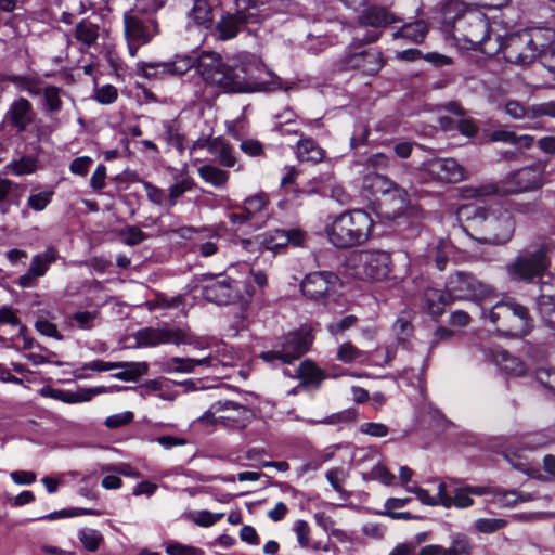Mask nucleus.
<instances>
[{"label":"nucleus","instance_id":"e433bc0d","mask_svg":"<svg viewBox=\"0 0 555 555\" xmlns=\"http://www.w3.org/2000/svg\"><path fill=\"white\" fill-rule=\"evenodd\" d=\"M118 369H124L114 375L115 378L131 382L142 376L147 372V364L145 362H117Z\"/></svg>","mask_w":555,"mask_h":555},{"label":"nucleus","instance_id":"052dcab7","mask_svg":"<svg viewBox=\"0 0 555 555\" xmlns=\"http://www.w3.org/2000/svg\"><path fill=\"white\" fill-rule=\"evenodd\" d=\"M223 517V514H214L208 511H201L191 516V520L201 527H210L219 521Z\"/></svg>","mask_w":555,"mask_h":555},{"label":"nucleus","instance_id":"39448f33","mask_svg":"<svg viewBox=\"0 0 555 555\" xmlns=\"http://www.w3.org/2000/svg\"><path fill=\"white\" fill-rule=\"evenodd\" d=\"M542 184V168L534 165L522 168L508 176L502 189L493 185H482L478 188L469 186L461 190L463 198H477L495 193L517 194L521 192L532 191Z\"/></svg>","mask_w":555,"mask_h":555},{"label":"nucleus","instance_id":"37998d69","mask_svg":"<svg viewBox=\"0 0 555 555\" xmlns=\"http://www.w3.org/2000/svg\"><path fill=\"white\" fill-rule=\"evenodd\" d=\"M42 393L64 403H80L91 399V396L62 389H47Z\"/></svg>","mask_w":555,"mask_h":555},{"label":"nucleus","instance_id":"9d476101","mask_svg":"<svg viewBox=\"0 0 555 555\" xmlns=\"http://www.w3.org/2000/svg\"><path fill=\"white\" fill-rule=\"evenodd\" d=\"M446 291L452 300L479 301L492 294V288L489 285L464 271H456L448 278Z\"/></svg>","mask_w":555,"mask_h":555},{"label":"nucleus","instance_id":"a211bd4d","mask_svg":"<svg viewBox=\"0 0 555 555\" xmlns=\"http://www.w3.org/2000/svg\"><path fill=\"white\" fill-rule=\"evenodd\" d=\"M353 457L358 466H361L366 459L376 461L371 470L362 474L364 480L379 481L384 486L395 485L396 476L380 462V454L377 449H358L356 450Z\"/></svg>","mask_w":555,"mask_h":555},{"label":"nucleus","instance_id":"1a4fd4ad","mask_svg":"<svg viewBox=\"0 0 555 555\" xmlns=\"http://www.w3.org/2000/svg\"><path fill=\"white\" fill-rule=\"evenodd\" d=\"M312 343L313 336L311 334V328L305 325L295 332L288 333L285 336L280 350L262 352L260 358L268 363H272L275 360H279L282 363H291L307 352Z\"/></svg>","mask_w":555,"mask_h":555},{"label":"nucleus","instance_id":"680f3d73","mask_svg":"<svg viewBox=\"0 0 555 555\" xmlns=\"http://www.w3.org/2000/svg\"><path fill=\"white\" fill-rule=\"evenodd\" d=\"M36 330L48 337H53L57 340H62L63 337L59 333L56 325L46 318H39L35 323Z\"/></svg>","mask_w":555,"mask_h":555},{"label":"nucleus","instance_id":"8fccbe9b","mask_svg":"<svg viewBox=\"0 0 555 555\" xmlns=\"http://www.w3.org/2000/svg\"><path fill=\"white\" fill-rule=\"evenodd\" d=\"M61 90L54 86H49L43 90L44 108L49 113H59L62 109Z\"/></svg>","mask_w":555,"mask_h":555},{"label":"nucleus","instance_id":"c9c22d12","mask_svg":"<svg viewBox=\"0 0 555 555\" xmlns=\"http://www.w3.org/2000/svg\"><path fill=\"white\" fill-rule=\"evenodd\" d=\"M531 500H533L531 494L517 491L495 490L493 495V502L500 507H513L518 502H527Z\"/></svg>","mask_w":555,"mask_h":555},{"label":"nucleus","instance_id":"f8f14e48","mask_svg":"<svg viewBox=\"0 0 555 555\" xmlns=\"http://www.w3.org/2000/svg\"><path fill=\"white\" fill-rule=\"evenodd\" d=\"M390 255L382 250L361 251L357 256L356 275L366 281H383L390 273Z\"/></svg>","mask_w":555,"mask_h":555},{"label":"nucleus","instance_id":"ddd939ff","mask_svg":"<svg viewBox=\"0 0 555 555\" xmlns=\"http://www.w3.org/2000/svg\"><path fill=\"white\" fill-rule=\"evenodd\" d=\"M255 10L256 2L254 0H236V13L222 15L217 25L219 38L222 40L234 38L243 23L256 17Z\"/></svg>","mask_w":555,"mask_h":555},{"label":"nucleus","instance_id":"2f4dec72","mask_svg":"<svg viewBox=\"0 0 555 555\" xmlns=\"http://www.w3.org/2000/svg\"><path fill=\"white\" fill-rule=\"evenodd\" d=\"M336 359L346 364H364L369 362V352L357 348L354 345L348 341L338 346L336 350Z\"/></svg>","mask_w":555,"mask_h":555},{"label":"nucleus","instance_id":"9b49d317","mask_svg":"<svg viewBox=\"0 0 555 555\" xmlns=\"http://www.w3.org/2000/svg\"><path fill=\"white\" fill-rule=\"evenodd\" d=\"M504 112L512 119L522 121V129L540 130L543 127L541 118H555V101L534 103L530 106H525L516 100H507L504 103Z\"/></svg>","mask_w":555,"mask_h":555},{"label":"nucleus","instance_id":"de8ad7c7","mask_svg":"<svg viewBox=\"0 0 555 555\" xmlns=\"http://www.w3.org/2000/svg\"><path fill=\"white\" fill-rule=\"evenodd\" d=\"M9 80L20 90L25 91L31 96L41 93V88L37 79L27 76H11Z\"/></svg>","mask_w":555,"mask_h":555},{"label":"nucleus","instance_id":"864d4df0","mask_svg":"<svg viewBox=\"0 0 555 555\" xmlns=\"http://www.w3.org/2000/svg\"><path fill=\"white\" fill-rule=\"evenodd\" d=\"M7 168L15 176L29 175L36 170V160L30 157H23L18 160L11 162Z\"/></svg>","mask_w":555,"mask_h":555},{"label":"nucleus","instance_id":"423d86ee","mask_svg":"<svg viewBox=\"0 0 555 555\" xmlns=\"http://www.w3.org/2000/svg\"><path fill=\"white\" fill-rule=\"evenodd\" d=\"M216 354L208 353L199 359L172 358L167 365L169 371L178 373H193L196 367L218 370L219 367L234 366L244 359V353L228 344H218L214 349Z\"/></svg>","mask_w":555,"mask_h":555},{"label":"nucleus","instance_id":"c756f323","mask_svg":"<svg viewBox=\"0 0 555 555\" xmlns=\"http://www.w3.org/2000/svg\"><path fill=\"white\" fill-rule=\"evenodd\" d=\"M208 152L224 167H233L235 165L232 147L221 138H215L210 141Z\"/></svg>","mask_w":555,"mask_h":555},{"label":"nucleus","instance_id":"69168bd1","mask_svg":"<svg viewBox=\"0 0 555 555\" xmlns=\"http://www.w3.org/2000/svg\"><path fill=\"white\" fill-rule=\"evenodd\" d=\"M121 241L127 245H135L141 243L145 235L144 233L137 227H128L121 233Z\"/></svg>","mask_w":555,"mask_h":555},{"label":"nucleus","instance_id":"f03ea898","mask_svg":"<svg viewBox=\"0 0 555 555\" xmlns=\"http://www.w3.org/2000/svg\"><path fill=\"white\" fill-rule=\"evenodd\" d=\"M456 218L466 223L465 229L479 233L481 244L501 245L511 241L515 232L512 204H492L488 207L476 203L461 205Z\"/></svg>","mask_w":555,"mask_h":555},{"label":"nucleus","instance_id":"dca6fc26","mask_svg":"<svg viewBox=\"0 0 555 555\" xmlns=\"http://www.w3.org/2000/svg\"><path fill=\"white\" fill-rule=\"evenodd\" d=\"M531 44L537 57L555 55V28L531 27L522 30V39L514 44V48Z\"/></svg>","mask_w":555,"mask_h":555},{"label":"nucleus","instance_id":"4d7b16f0","mask_svg":"<svg viewBox=\"0 0 555 555\" xmlns=\"http://www.w3.org/2000/svg\"><path fill=\"white\" fill-rule=\"evenodd\" d=\"M143 188L150 202L167 208V194L163 189H159L146 181L143 182Z\"/></svg>","mask_w":555,"mask_h":555},{"label":"nucleus","instance_id":"7c9ffc66","mask_svg":"<svg viewBox=\"0 0 555 555\" xmlns=\"http://www.w3.org/2000/svg\"><path fill=\"white\" fill-rule=\"evenodd\" d=\"M297 157L301 162L319 163L325 156L324 150L312 139H302L297 144Z\"/></svg>","mask_w":555,"mask_h":555},{"label":"nucleus","instance_id":"603ef678","mask_svg":"<svg viewBox=\"0 0 555 555\" xmlns=\"http://www.w3.org/2000/svg\"><path fill=\"white\" fill-rule=\"evenodd\" d=\"M76 38L90 46L98 38V27L88 21H82L76 27Z\"/></svg>","mask_w":555,"mask_h":555},{"label":"nucleus","instance_id":"bb28decb","mask_svg":"<svg viewBox=\"0 0 555 555\" xmlns=\"http://www.w3.org/2000/svg\"><path fill=\"white\" fill-rule=\"evenodd\" d=\"M218 5L219 0H194L188 14V24L199 28H209L214 21V11Z\"/></svg>","mask_w":555,"mask_h":555},{"label":"nucleus","instance_id":"e2e57ef3","mask_svg":"<svg viewBox=\"0 0 555 555\" xmlns=\"http://www.w3.org/2000/svg\"><path fill=\"white\" fill-rule=\"evenodd\" d=\"M165 0H137L134 9H132L131 11H134L135 13L140 12L145 14H152L162 9Z\"/></svg>","mask_w":555,"mask_h":555},{"label":"nucleus","instance_id":"3c124183","mask_svg":"<svg viewBox=\"0 0 555 555\" xmlns=\"http://www.w3.org/2000/svg\"><path fill=\"white\" fill-rule=\"evenodd\" d=\"M356 420V411L347 409L337 413H333L320 421H315L317 424L338 426L341 424H348Z\"/></svg>","mask_w":555,"mask_h":555},{"label":"nucleus","instance_id":"c85d7f7f","mask_svg":"<svg viewBox=\"0 0 555 555\" xmlns=\"http://www.w3.org/2000/svg\"><path fill=\"white\" fill-rule=\"evenodd\" d=\"M494 363L508 375L521 376L526 372L522 361L505 350L495 351Z\"/></svg>","mask_w":555,"mask_h":555},{"label":"nucleus","instance_id":"4468645a","mask_svg":"<svg viewBox=\"0 0 555 555\" xmlns=\"http://www.w3.org/2000/svg\"><path fill=\"white\" fill-rule=\"evenodd\" d=\"M520 39H522V31L508 36L504 43L501 42L500 38L498 37V44L493 48H485V53L494 54L499 51H502L503 57L508 63L527 65L538 57L531 44H524L522 47H517V49L514 48V44H516Z\"/></svg>","mask_w":555,"mask_h":555},{"label":"nucleus","instance_id":"20e7f679","mask_svg":"<svg viewBox=\"0 0 555 555\" xmlns=\"http://www.w3.org/2000/svg\"><path fill=\"white\" fill-rule=\"evenodd\" d=\"M443 21L447 24H455L456 31H463L464 39L473 47L479 46L485 52L491 40L488 22L483 12L467 9V5L459 0H449L441 9Z\"/></svg>","mask_w":555,"mask_h":555},{"label":"nucleus","instance_id":"412c9836","mask_svg":"<svg viewBox=\"0 0 555 555\" xmlns=\"http://www.w3.org/2000/svg\"><path fill=\"white\" fill-rule=\"evenodd\" d=\"M304 238L305 235L299 230H275L273 232H266L256 236L255 243L259 244L264 249L276 254L288 244H292L293 246L301 245Z\"/></svg>","mask_w":555,"mask_h":555},{"label":"nucleus","instance_id":"473e14b6","mask_svg":"<svg viewBox=\"0 0 555 555\" xmlns=\"http://www.w3.org/2000/svg\"><path fill=\"white\" fill-rule=\"evenodd\" d=\"M57 257V250L54 247H49L43 253L35 255L29 266L30 274H35L37 278L43 276Z\"/></svg>","mask_w":555,"mask_h":555},{"label":"nucleus","instance_id":"ea45409f","mask_svg":"<svg viewBox=\"0 0 555 555\" xmlns=\"http://www.w3.org/2000/svg\"><path fill=\"white\" fill-rule=\"evenodd\" d=\"M269 204V196L263 193H257L253 196H249L244 202V210L247 214V217L250 219L261 215L266 211Z\"/></svg>","mask_w":555,"mask_h":555},{"label":"nucleus","instance_id":"393cba45","mask_svg":"<svg viewBox=\"0 0 555 555\" xmlns=\"http://www.w3.org/2000/svg\"><path fill=\"white\" fill-rule=\"evenodd\" d=\"M36 113L25 98L15 99L5 113V120L17 131H25L34 121Z\"/></svg>","mask_w":555,"mask_h":555},{"label":"nucleus","instance_id":"7ed1b4c3","mask_svg":"<svg viewBox=\"0 0 555 555\" xmlns=\"http://www.w3.org/2000/svg\"><path fill=\"white\" fill-rule=\"evenodd\" d=\"M374 220L363 209H352L328 219L325 232L337 248H351L366 243L373 233Z\"/></svg>","mask_w":555,"mask_h":555},{"label":"nucleus","instance_id":"f3484780","mask_svg":"<svg viewBox=\"0 0 555 555\" xmlns=\"http://www.w3.org/2000/svg\"><path fill=\"white\" fill-rule=\"evenodd\" d=\"M124 22L125 34L128 41L145 44L159 34L158 25L155 20L149 18L146 22H143L137 16L134 11L126 12Z\"/></svg>","mask_w":555,"mask_h":555},{"label":"nucleus","instance_id":"6ab92c4d","mask_svg":"<svg viewBox=\"0 0 555 555\" xmlns=\"http://www.w3.org/2000/svg\"><path fill=\"white\" fill-rule=\"evenodd\" d=\"M253 289L248 287L246 289V299L253 296ZM203 297L210 302L217 305H227L235 300H244L243 295L237 294L231 282L227 279L210 280L203 287Z\"/></svg>","mask_w":555,"mask_h":555},{"label":"nucleus","instance_id":"f704fd0d","mask_svg":"<svg viewBox=\"0 0 555 555\" xmlns=\"http://www.w3.org/2000/svg\"><path fill=\"white\" fill-rule=\"evenodd\" d=\"M181 341L175 343V345H190L196 350H209V353L216 354L215 348L218 344H225L222 340L214 338L198 337L189 335L185 331L180 328Z\"/></svg>","mask_w":555,"mask_h":555},{"label":"nucleus","instance_id":"5701e85b","mask_svg":"<svg viewBox=\"0 0 555 555\" xmlns=\"http://www.w3.org/2000/svg\"><path fill=\"white\" fill-rule=\"evenodd\" d=\"M506 319L502 322V332L511 336H524L529 333L530 319L524 306L509 302V307L502 308Z\"/></svg>","mask_w":555,"mask_h":555},{"label":"nucleus","instance_id":"58836bf2","mask_svg":"<svg viewBox=\"0 0 555 555\" xmlns=\"http://www.w3.org/2000/svg\"><path fill=\"white\" fill-rule=\"evenodd\" d=\"M198 175L206 183L216 188L223 186L229 179V173L227 171L212 165H204L199 167Z\"/></svg>","mask_w":555,"mask_h":555},{"label":"nucleus","instance_id":"13d9d810","mask_svg":"<svg viewBox=\"0 0 555 555\" xmlns=\"http://www.w3.org/2000/svg\"><path fill=\"white\" fill-rule=\"evenodd\" d=\"M118 91L112 85H104L94 92V99L103 105L112 104L117 100Z\"/></svg>","mask_w":555,"mask_h":555},{"label":"nucleus","instance_id":"a18cd8bd","mask_svg":"<svg viewBox=\"0 0 555 555\" xmlns=\"http://www.w3.org/2000/svg\"><path fill=\"white\" fill-rule=\"evenodd\" d=\"M507 526V520L503 518H478L474 522L477 532L491 534L500 531Z\"/></svg>","mask_w":555,"mask_h":555},{"label":"nucleus","instance_id":"4c0bfd02","mask_svg":"<svg viewBox=\"0 0 555 555\" xmlns=\"http://www.w3.org/2000/svg\"><path fill=\"white\" fill-rule=\"evenodd\" d=\"M424 300L427 304L429 312L433 314L440 313L443 307L452 301V299L448 297L447 291L443 293L435 288H428L425 291Z\"/></svg>","mask_w":555,"mask_h":555},{"label":"nucleus","instance_id":"4be33fe9","mask_svg":"<svg viewBox=\"0 0 555 555\" xmlns=\"http://www.w3.org/2000/svg\"><path fill=\"white\" fill-rule=\"evenodd\" d=\"M338 283V276L332 272H313L301 283V292L311 299H320Z\"/></svg>","mask_w":555,"mask_h":555},{"label":"nucleus","instance_id":"774afa93","mask_svg":"<svg viewBox=\"0 0 555 555\" xmlns=\"http://www.w3.org/2000/svg\"><path fill=\"white\" fill-rule=\"evenodd\" d=\"M537 380L545 388L555 392V371L539 369L535 373Z\"/></svg>","mask_w":555,"mask_h":555},{"label":"nucleus","instance_id":"09e8293b","mask_svg":"<svg viewBox=\"0 0 555 555\" xmlns=\"http://www.w3.org/2000/svg\"><path fill=\"white\" fill-rule=\"evenodd\" d=\"M296 373L297 377L307 384L318 383L322 379V372L310 361L302 362Z\"/></svg>","mask_w":555,"mask_h":555},{"label":"nucleus","instance_id":"a878e982","mask_svg":"<svg viewBox=\"0 0 555 555\" xmlns=\"http://www.w3.org/2000/svg\"><path fill=\"white\" fill-rule=\"evenodd\" d=\"M384 61L380 52L367 49L348 56L346 67L359 69L364 74L374 75L383 67Z\"/></svg>","mask_w":555,"mask_h":555},{"label":"nucleus","instance_id":"c03bdc74","mask_svg":"<svg viewBox=\"0 0 555 555\" xmlns=\"http://www.w3.org/2000/svg\"><path fill=\"white\" fill-rule=\"evenodd\" d=\"M54 191L51 189L33 192L28 199L27 206L34 211H42L51 203Z\"/></svg>","mask_w":555,"mask_h":555},{"label":"nucleus","instance_id":"0eeeda50","mask_svg":"<svg viewBox=\"0 0 555 555\" xmlns=\"http://www.w3.org/2000/svg\"><path fill=\"white\" fill-rule=\"evenodd\" d=\"M251 410L234 401H217L199 417L208 425L244 428L253 418Z\"/></svg>","mask_w":555,"mask_h":555},{"label":"nucleus","instance_id":"0e129e2a","mask_svg":"<svg viewBox=\"0 0 555 555\" xmlns=\"http://www.w3.org/2000/svg\"><path fill=\"white\" fill-rule=\"evenodd\" d=\"M96 314L89 311H79L72 315V320L81 330H90L94 325Z\"/></svg>","mask_w":555,"mask_h":555},{"label":"nucleus","instance_id":"5fc2aeb1","mask_svg":"<svg viewBox=\"0 0 555 555\" xmlns=\"http://www.w3.org/2000/svg\"><path fill=\"white\" fill-rule=\"evenodd\" d=\"M165 551L168 555H204L203 550L176 541L168 542L165 546Z\"/></svg>","mask_w":555,"mask_h":555},{"label":"nucleus","instance_id":"6e6d98bb","mask_svg":"<svg viewBox=\"0 0 555 555\" xmlns=\"http://www.w3.org/2000/svg\"><path fill=\"white\" fill-rule=\"evenodd\" d=\"M503 307H509V302H498L488 311V313H482V317L488 318L489 321L496 326V330L501 332L502 322H504V319H506V312H504L503 309H501Z\"/></svg>","mask_w":555,"mask_h":555},{"label":"nucleus","instance_id":"2eb2a0df","mask_svg":"<svg viewBox=\"0 0 555 555\" xmlns=\"http://www.w3.org/2000/svg\"><path fill=\"white\" fill-rule=\"evenodd\" d=\"M430 180L456 183L465 179V169L453 158H433L422 165Z\"/></svg>","mask_w":555,"mask_h":555},{"label":"nucleus","instance_id":"49530a36","mask_svg":"<svg viewBox=\"0 0 555 555\" xmlns=\"http://www.w3.org/2000/svg\"><path fill=\"white\" fill-rule=\"evenodd\" d=\"M78 539L83 547L89 552H95L103 541L102 534L98 530L91 528H83L79 530Z\"/></svg>","mask_w":555,"mask_h":555},{"label":"nucleus","instance_id":"f257e3e1","mask_svg":"<svg viewBox=\"0 0 555 555\" xmlns=\"http://www.w3.org/2000/svg\"><path fill=\"white\" fill-rule=\"evenodd\" d=\"M197 63L202 78L224 92H262L284 88L280 77L266 67L256 55L246 54L235 67L227 66L215 52H204L201 56L177 54L166 62L137 63L140 75L150 80L180 77Z\"/></svg>","mask_w":555,"mask_h":555},{"label":"nucleus","instance_id":"aec40b11","mask_svg":"<svg viewBox=\"0 0 555 555\" xmlns=\"http://www.w3.org/2000/svg\"><path fill=\"white\" fill-rule=\"evenodd\" d=\"M364 188L372 194L391 195V198L398 202V211H402L409 204V194L405 190L398 188L385 176L373 173L365 178Z\"/></svg>","mask_w":555,"mask_h":555},{"label":"nucleus","instance_id":"b1692460","mask_svg":"<svg viewBox=\"0 0 555 555\" xmlns=\"http://www.w3.org/2000/svg\"><path fill=\"white\" fill-rule=\"evenodd\" d=\"M180 328L145 327L134 334L138 347H155L162 344H175L181 341Z\"/></svg>","mask_w":555,"mask_h":555},{"label":"nucleus","instance_id":"a19ab883","mask_svg":"<svg viewBox=\"0 0 555 555\" xmlns=\"http://www.w3.org/2000/svg\"><path fill=\"white\" fill-rule=\"evenodd\" d=\"M195 183L193 179L186 177L177 181L175 184L170 185L167 194V208L173 207L178 199L185 193L193 190Z\"/></svg>","mask_w":555,"mask_h":555},{"label":"nucleus","instance_id":"79ce46f5","mask_svg":"<svg viewBox=\"0 0 555 555\" xmlns=\"http://www.w3.org/2000/svg\"><path fill=\"white\" fill-rule=\"evenodd\" d=\"M504 457L506 459V461L509 462V464L527 474V475H531L532 474V469L530 467V463H529V460L526 455H524L520 450H518L517 448L513 447V446H509L505 451H504Z\"/></svg>","mask_w":555,"mask_h":555},{"label":"nucleus","instance_id":"72a5a7b5","mask_svg":"<svg viewBox=\"0 0 555 555\" xmlns=\"http://www.w3.org/2000/svg\"><path fill=\"white\" fill-rule=\"evenodd\" d=\"M428 27L424 21L404 24L398 31L393 34L395 38H404L411 42L418 43L423 41L427 34Z\"/></svg>","mask_w":555,"mask_h":555},{"label":"nucleus","instance_id":"6e6552de","mask_svg":"<svg viewBox=\"0 0 555 555\" xmlns=\"http://www.w3.org/2000/svg\"><path fill=\"white\" fill-rule=\"evenodd\" d=\"M548 249L544 246L527 250L507 266V273L513 281L532 282L548 269Z\"/></svg>","mask_w":555,"mask_h":555},{"label":"nucleus","instance_id":"cd10ccee","mask_svg":"<svg viewBox=\"0 0 555 555\" xmlns=\"http://www.w3.org/2000/svg\"><path fill=\"white\" fill-rule=\"evenodd\" d=\"M398 18L390 12L380 8H369L364 10L359 16V27L361 29L366 26L378 28L388 24L396 23Z\"/></svg>","mask_w":555,"mask_h":555},{"label":"nucleus","instance_id":"bf43d9fd","mask_svg":"<svg viewBox=\"0 0 555 555\" xmlns=\"http://www.w3.org/2000/svg\"><path fill=\"white\" fill-rule=\"evenodd\" d=\"M451 507L454 506L456 508H467L470 507L474 504V500L472 499L470 494L466 490L465 487L457 488L453 495L451 496Z\"/></svg>","mask_w":555,"mask_h":555},{"label":"nucleus","instance_id":"338daca9","mask_svg":"<svg viewBox=\"0 0 555 555\" xmlns=\"http://www.w3.org/2000/svg\"><path fill=\"white\" fill-rule=\"evenodd\" d=\"M552 296L542 295L539 299L541 313L547 315V322L555 328V308H551Z\"/></svg>","mask_w":555,"mask_h":555}]
</instances>
